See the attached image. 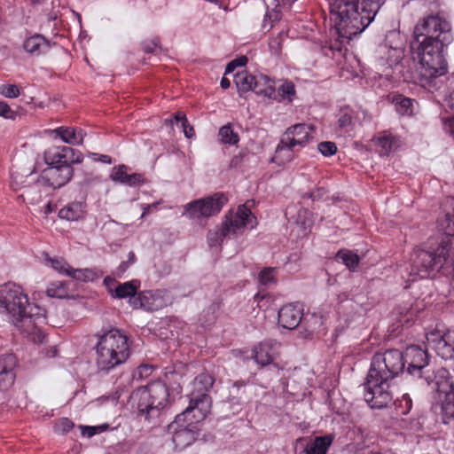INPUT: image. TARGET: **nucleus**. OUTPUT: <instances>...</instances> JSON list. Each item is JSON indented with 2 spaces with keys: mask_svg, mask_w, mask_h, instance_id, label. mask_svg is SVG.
<instances>
[{
  "mask_svg": "<svg viewBox=\"0 0 454 454\" xmlns=\"http://www.w3.org/2000/svg\"><path fill=\"white\" fill-rule=\"evenodd\" d=\"M52 267L59 272L79 281H94L99 278L97 271L92 269H74L67 262L59 259H51Z\"/></svg>",
  "mask_w": 454,
  "mask_h": 454,
  "instance_id": "obj_18",
  "label": "nucleus"
},
{
  "mask_svg": "<svg viewBox=\"0 0 454 454\" xmlns=\"http://www.w3.org/2000/svg\"><path fill=\"white\" fill-rule=\"evenodd\" d=\"M336 261L342 262L350 270H355L359 264V257L356 254L348 249L340 250L336 256Z\"/></svg>",
  "mask_w": 454,
  "mask_h": 454,
  "instance_id": "obj_36",
  "label": "nucleus"
},
{
  "mask_svg": "<svg viewBox=\"0 0 454 454\" xmlns=\"http://www.w3.org/2000/svg\"><path fill=\"white\" fill-rule=\"evenodd\" d=\"M172 125L182 131L186 138H192L195 135L193 127L189 124L186 115L182 112L175 114Z\"/></svg>",
  "mask_w": 454,
  "mask_h": 454,
  "instance_id": "obj_34",
  "label": "nucleus"
},
{
  "mask_svg": "<svg viewBox=\"0 0 454 454\" xmlns=\"http://www.w3.org/2000/svg\"><path fill=\"white\" fill-rule=\"evenodd\" d=\"M259 281L264 286H269L276 282V275L274 268H266L259 274Z\"/></svg>",
  "mask_w": 454,
  "mask_h": 454,
  "instance_id": "obj_43",
  "label": "nucleus"
},
{
  "mask_svg": "<svg viewBox=\"0 0 454 454\" xmlns=\"http://www.w3.org/2000/svg\"><path fill=\"white\" fill-rule=\"evenodd\" d=\"M380 5V0H333L330 9L335 16L340 42L330 49L340 51L344 41L361 34L374 20Z\"/></svg>",
  "mask_w": 454,
  "mask_h": 454,
  "instance_id": "obj_3",
  "label": "nucleus"
},
{
  "mask_svg": "<svg viewBox=\"0 0 454 454\" xmlns=\"http://www.w3.org/2000/svg\"><path fill=\"white\" fill-rule=\"evenodd\" d=\"M254 77L247 71H241L235 74L234 82L240 95L253 90Z\"/></svg>",
  "mask_w": 454,
  "mask_h": 454,
  "instance_id": "obj_30",
  "label": "nucleus"
},
{
  "mask_svg": "<svg viewBox=\"0 0 454 454\" xmlns=\"http://www.w3.org/2000/svg\"><path fill=\"white\" fill-rule=\"evenodd\" d=\"M279 344L277 341H264L254 347L252 357L261 366L270 364L276 357Z\"/></svg>",
  "mask_w": 454,
  "mask_h": 454,
  "instance_id": "obj_21",
  "label": "nucleus"
},
{
  "mask_svg": "<svg viewBox=\"0 0 454 454\" xmlns=\"http://www.w3.org/2000/svg\"><path fill=\"white\" fill-rule=\"evenodd\" d=\"M83 215V207L80 202H73L63 208H61L59 212V216L62 219H66L68 221H77L82 217Z\"/></svg>",
  "mask_w": 454,
  "mask_h": 454,
  "instance_id": "obj_32",
  "label": "nucleus"
},
{
  "mask_svg": "<svg viewBox=\"0 0 454 454\" xmlns=\"http://www.w3.org/2000/svg\"><path fill=\"white\" fill-rule=\"evenodd\" d=\"M214 379L208 373L203 372L197 376L193 380L192 395H207L209 389L213 387Z\"/></svg>",
  "mask_w": 454,
  "mask_h": 454,
  "instance_id": "obj_31",
  "label": "nucleus"
},
{
  "mask_svg": "<svg viewBox=\"0 0 454 454\" xmlns=\"http://www.w3.org/2000/svg\"><path fill=\"white\" fill-rule=\"evenodd\" d=\"M427 345L434 349L443 359L454 358V331L442 333L439 331L431 332L426 335Z\"/></svg>",
  "mask_w": 454,
  "mask_h": 454,
  "instance_id": "obj_13",
  "label": "nucleus"
},
{
  "mask_svg": "<svg viewBox=\"0 0 454 454\" xmlns=\"http://www.w3.org/2000/svg\"><path fill=\"white\" fill-rule=\"evenodd\" d=\"M247 58L246 56H241L238 59H233L226 66L225 74L232 73L237 67L245 66L247 64Z\"/></svg>",
  "mask_w": 454,
  "mask_h": 454,
  "instance_id": "obj_50",
  "label": "nucleus"
},
{
  "mask_svg": "<svg viewBox=\"0 0 454 454\" xmlns=\"http://www.w3.org/2000/svg\"><path fill=\"white\" fill-rule=\"evenodd\" d=\"M153 371V367L148 364H142L137 367L134 372V378L137 380H142L149 377Z\"/></svg>",
  "mask_w": 454,
  "mask_h": 454,
  "instance_id": "obj_47",
  "label": "nucleus"
},
{
  "mask_svg": "<svg viewBox=\"0 0 454 454\" xmlns=\"http://www.w3.org/2000/svg\"><path fill=\"white\" fill-rule=\"evenodd\" d=\"M416 41L419 38L451 43L454 40L452 27L444 13H431L420 19L414 28Z\"/></svg>",
  "mask_w": 454,
  "mask_h": 454,
  "instance_id": "obj_7",
  "label": "nucleus"
},
{
  "mask_svg": "<svg viewBox=\"0 0 454 454\" xmlns=\"http://www.w3.org/2000/svg\"><path fill=\"white\" fill-rule=\"evenodd\" d=\"M114 279L110 278V277H106L105 279H104V283L108 286L109 283H114Z\"/></svg>",
  "mask_w": 454,
  "mask_h": 454,
  "instance_id": "obj_62",
  "label": "nucleus"
},
{
  "mask_svg": "<svg viewBox=\"0 0 454 454\" xmlns=\"http://www.w3.org/2000/svg\"><path fill=\"white\" fill-rule=\"evenodd\" d=\"M58 353V349L56 347H51V349L48 351V354L50 356H55Z\"/></svg>",
  "mask_w": 454,
  "mask_h": 454,
  "instance_id": "obj_60",
  "label": "nucleus"
},
{
  "mask_svg": "<svg viewBox=\"0 0 454 454\" xmlns=\"http://www.w3.org/2000/svg\"><path fill=\"white\" fill-rule=\"evenodd\" d=\"M294 159V146L285 143L282 137L279 144L278 145L274 156L271 161L282 166L289 163Z\"/></svg>",
  "mask_w": 454,
  "mask_h": 454,
  "instance_id": "obj_27",
  "label": "nucleus"
},
{
  "mask_svg": "<svg viewBox=\"0 0 454 454\" xmlns=\"http://www.w3.org/2000/svg\"><path fill=\"white\" fill-rule=\"evenodd\" d=\"M12 111L10 106L4 101H0V116L4 118H12Z\"/></svg>",
  "mask_w": 454,
  "mask_h": 454,
  "instance_id": "obj_53",
  "label": "nucleus"
},
{
  "mask_svg": "<svg viewBox=\"0 0 454 454\" xmlns=\"http://www.w3.org/2000/svg\"><path fill=\"white\" fill-rule=\"evenodd\" d=\"M281 12L278 4H276L270 11L268 9L263 22L262 28L270 30L273 27V23L280 20Z\"/></svg>",
  "mask_w": 454,
  "mask_h": 454,
  "instance_id": "obj_40",
  "label": "nucleus"
},
{
  "mask_svg": "<svg viewBox=\"0 0 454 454\" xmlns=\"http://www.w3.org/2000/svg\"><path fill=\"white\" fill-rule=\"evenodd\" d=\"M74 427V423L67 418L60 419L56 424V431L63 434L68 433Z\"/></svg>",
  "mask_w": 454,
  "mask_h": 454,
  "instance_id": "obj_48",
  "label": "nucleus"
},
{
  "mask_svg": "<svg viewBox=\"0 0 454 454\" xmlns=\"http://www.w3.org/2000/svg\"><path fill=\"white\" fill-rule=\"evenodd\" d=\"M212 400L208 395L191 394L189 405L176 418V422L186 420L189 426L204 420L211 411Z\"/></svg>",
  "mask_w": 454,
  "mask_h": 454,
  "instance_id": "obj_11",
  "label": "nucleus"
},
{
  "mask_svg": "<svg viewBox=\"0 0 454 454\" xmlns=\"http://www.w3.org/2000/svg\"><path fill=\"white\" fill-rule=\"evenodd\" d=\"M54 132L61 140L69 145H81L83 142L86 133L81 128L61 126Z\"/></svg>",
  "mask_w": 454,
  "mask_h": 454,
  "instance_id": "obj_24",
  "label": "nucleus"
},
{
  "mask_svg": "<svg viewBox=\"0 0 454 454\" xmlns=\"http://www.w3.org/2000/svg\"><path fill=\"white\" fill-rule=\"evenodd\" d=\"M146 183V178L142 173L129 174L125 180L124 185L129 187H139Z\"/></svg>",
  "mask_w": 454,
  "mask_h": 454,
  "instance_id": "obj_42",
  "label": "nucleus"
},
{
  "mask_svg": "<svg viewBox=\"0 0 454 454\" xmlns=\"http://www.w3.org/2000/svg\"><path fill=\"white\" fill-rule=\"evenodd\" d=\"M419 46L417 48L418 57L427 56H444V48L450 45L449 43H442L425 38H419Z\"/></svg>",
  "mask_w": 454,
  "mask_h": 454,
  "instance_id": "obj_22",
  "label": "nucleus"
},
{
  "mask_svg": "<svg viewBox=\"0 0 454 454\" xmlns=\"http://www.w3.org/2000/svg\"><path fill=\"white\" fill-rule=\"evenodd\" d=\"M15 365L16 360L12 354L0 356V391H5L13 385Z\"/></svg>",
  "mask_w": 454,
  "mask_h": 454,
  "instance_id": "obj_20",
  "label": "nucleus"
},
{
  "mask_svg": "<svg viewBox=\"0 0 454 454\" xmlns=\"http://www.w3.org/2000/svg\"><path fill=\"white\" fill-rule=\"evenodd\" d=\"M169 396L167 385L161 380H155L146 386L138 387L130 397L137 402L138 414L149 419L160 414Z\"/></svg>",
  "mask_w": 454,
  "mask_h": 454,
  "instance_id": "obj_5",
  "label": "nucleus"
},
{
  "mask_svg": "<svg viewBox=\"0 0 454 454\" xmlns=\"http://www.w3.org/2000/svg\"><path fill=\"white\" fill-rule=\"evenodd\" d=\"M392 103L395 111L403 116H411L414 113V106L416 102L403 95H395L393 97Z\"/></svg>",
  "mask_w": 454,
  "mask_h": 454,
  "instance_id": "obj_29",
  "label": "nucleus"
},
{
  "mask_svg": "<svg viewBox=\"0 0 454 454\" xmlns=\"http://www.w3.org/2000/svg\"><path fill=\"white\" fill-rule=\"evenodd\" d=\"M128 175V167L124 164H121L113 168L110 178L115 183L124 184Z\"/></svg>",
  "mask_w": 454,
  "mask_h": 454,
  "instance_id": "obj_41",
  "label": "nucleus"
},
{
  "mask_svg": "<svg viewBox=\"0 0 454 454\" xmlns=\"http://www.w3.org/2000/svg\"><path fill=\"white\" fill-rule=\"evenodd\" d=\"M159 202L152 203V204H142L141 207L143 209V213L141 215V218L145 217L149 213L157 208Z\"/></svg>",
  "mask_w": 454,
  "mask_h": 454,
  "instance_id": "obj_56",
  "label": "nucleus"
},
{
  "mask_svg": "<svg viewBox=\"0 0 454 454\" xmlns=\"http://www.w3.org/2000/svg\"><path fill=\"white\" fill-rule=\"evenodd\" d=\"M351 116L349 114H345L340 117L338 121L339 126L341 128L347 127L351 124Z\"/></svg>",
  "mask_w": 454,
  "mask_h": 454,
  "instance_id": "obj_57",
  "label": "nucleus"
},
{
  "mask_svg": "<svg viewBox=\"0 0 454 454\" xmlns=\"http://www.w3.org/2000/svg\"><path fill=\"white\" fill-rule=\"evenodd\" d=\"M82 153L69 146H52L45 151L44 160L47 165L70 166L81 163Z\"/></svg>",
  "mask_w": 454,
  "mask_h": 454,
  "instance_id": "obj_12",
  "label": "nucleus"
},
{
  "mask_svg": "<svg viewBox=\"0 0 454 454\" xmlns=\"http://www.w3.org/2000/svg\"><path fill=\"white\" fill-rule=\"evenodd\" d=\"M143 50L146 53H156L160 50L159 42L157 40L145 42Z\"/></svg>",
  "mask_w": 454,
  "mask_h": 454,
  "instance_id": "obj_51",
  "label": "nucleus"
},
{
  "mask_svg": "<svg viewBox=\"0 0 454 454\" xmlns=\"http://www.w3.org/2000/svg\"><path fill=\"white\" fill-rule=\"evenodd\" d=\"M403 355L397 349L387 350L373 356L364 384V400L372 408L387 406L393 399L389 381L403 372Z\"/></svg>",
  "mask_w": 454,
  "mask_h": 454,
  "instance_id": "obj_2",
  "label": "nucleus"
},
{
  "mask_svg": "<svg viewBox=\"0 0 454 454\" xmlns=\"http://www.w3.org/2000/svg\"><path fill=\"white\" fill-rule=\"evenodd\" d=\"M418 73L421 81L428 82L431 79L442 76L447 73V62L444 56L418 57Z\"/></svg>",
  "mask_w": 454,
  "mask_h": 454,
  "instance_id": "obj_14",
  "label": "nucleus"
},
{
  "mask_svg": "<svg viewBox=\"0 0 454 454\" xmlns=\"http://www.w3.org/2000/svg\"><path fill=\"white\" fill-rule=\"evenodd\" d=\"M218 136L221 142L225 145H236L239 140L238 133L234 132L231 123L223 126L219 129Z\"/></svg>",
  "mask_w": 454,
  "mask_h": 454,
  "instance_id": "obj_38",
  "label": "nucleus"
},
{
  "mask_svg": "<svg viewBox=\"0 0 454 454\" xmlns=\"http://www.w3.org/2000/svg\"><path fill=\"white\" fill-rule=\"evenodd\" d=\"M318 151L324 155V156H332L336 153L337 152V146L333 142L325 141L321 142L317 145Z\"/></svg>",
  "mask_w": 454,
  "mask_h": 454,
  "instance_id": "obj_46",
  "label": "nucleus"
},
{
  "mask_svg": "<svg viewBox=\"0 0 454 454\" xmlns=\"http://www.w3.org/2000/svg\"><path fill=\"white\" fill-rule=\"evenodd\" d=\"M403 361L404 364H408V372L420 378L422 377L423 369L428 364L427 353L420 347L411 345L406 348Z\"/></svg>",
  "mask_w": 454,
  "mask_h": 454,
  "instance_id": "obj_16",
  "label": "nucleus"
},
{
  "mask_svg": "<svg viewBox=\"0 0 454 454\" xmlns=\"http://www.w3.org/2000/svg\"><path fill=\"white\" fill-rule=\"evenodd\" d=\"M314 128L312 125L299 123L291 126L283 135L284 142L294 147L305 146L314 137Z\"/></svg>",
  "mask_w": 454,
  "mask_h": 454,
  "instance_id": "obj_17",
  "label": "nucleus"
},
{
  "mask_svg": "<svg viewBox=\"0 0 454 454\" xmlns=\"http://www.w3.org/2000/svg\"><path fill=\"white\" fill-rule=\"evenodd\" d=\"M140 283L136 280L120 283L114 290V297L119 299L133 297L136 295Z\"/></svg>",
  "mask_w": 454,
  "mask_h": 454,
  "instance_id": "obj_33",
  "label": "nucleus"
},
{
  "mask_svg": "<svg viewBox=\"0 0 454 454\" xmlns=\"http://www.w3.org/2000/svg\"><path fill=\"white\" fill-rule=\"evenodd\" d=\"M46 293L50 297L66 298L68 296L67 285L62 281L52 282L47 287Z\"/></svg>",
  "mask_w": 454,
  "mask_h": 454,
  "instance_id": "obj_39",
  "label": "nucleus"
},
{
  "mask_svg": "<svg viewBox=\"0 0 454 454\" xmlns=\"http://www.w3.org/2000/svg\"><path fill=\"white\" fill-rule=\"evenodd\" d=\"M129 261L133 263L135 262V258H136L134 253L130 252L129 254Z\"/></svg>",
  "mask_w": 454,
  "mask_h": 454,
  "instance_id": "obj_64",
  "label": "nucleus"
},
{
  "mask_svg": "<svg viewBox=\"0 0 454 454\" xmlns=\"http://www.w3.org/2000/svg\"><path fill=\"white\" fill-rule=\"evenodd\" d=\"M220 84L223 89H228L231 86V82L229 79L223 77L222 78Z\"/></svg>",
  "mask_w": 454,
  "mask_h": 454,
  "instance_id": "obj_59",
  "label": "nucleus"
},
{
  "mask_svg": "<svg viewBox=\"0 0 454 454\" xmlns=\"http://www.w3.org/2000/svg\"><path fill=\"white\" fill-rule=\"evenodd\" d=\"M425 380L432 387L436 394V400L441 405L444 423L454 418V386L448 377L445 369H440L435 373L426 372Z\"/></svg>",
  "mask_w": 454,
  "mask_h": 454,
  "instance_id": "obj_8",
  "label": "nucleus"
},
{
  "mask_svg": "<svg viewBox=\"0 0 454 454\" xmlns=\"http://www.w3.org/2000/svg\"><path fill=\"white\" fill-rule=\"evenodd\" d=\"M0 311L34 342H45L47 336L41 330V325L46 324L45 310L29 303L20 286L8 283L0 289Z\"/></svg>",
  "mask_w": 454,
  "mask_h": 454,
  "instance_id": "obj_1",
  "label": "nucleus"
},
{
  "mask_svg": "<svg viewBox=\"0 0 454 454\" xmlns=\"http://www.w3.org/2000/svg\"><path fill=\"white\" fill-rule=\"evenodd\" d=\"M73 167L48 165L41 173L40 182L53 189L65 185L73 176Z\"/></svg>",
  "mask_w": 454,
  "mask_h": 454,
  "instance_id": "obj_15",
  "label": "nucleus"
},
{
  "mask_svg": "<svg viewBox=\"0 0 454 454\" xmlns=\"http://www.w3.org/2000/svg\"><path fill=\"white\" fill-rule=\"evenodd\" d=\"M225 202L226 199L223 194L215 193L213 196L188 203L184 207V215L192 220L208 218L218 214Z\"/></svg>",
  "mask_w": 454,
  "mask_h": 454,
  "instance_id": "obj_9",
  "label": "nucleus"
},
{
  "mask_svg": "<svg viewBox=\"0 0 454 454\" xmlns=\"http://www.w3.org/2000/svg\"><path fill=\"white\" fill-rule=\"evenodd\" d=\"M97 427H99V433H102L108 429L109 426L107 424L98 426Z\"/></svg>",
  "mask_w": 454,
  "mask_h": 454,
  "instance_id": "obj_61",
  "label": "nucleus"
},
{
  "mask_svg": "<svg viewBox=\"0 0 454 454\" xmlns=\"http://www.w3.org/2000/svg\"><path fill=\"white\" fill-rule=\"evenodd\" d=\"M400 402H401V406H403L405 409L403 413H408L412 406V401H411V398L410 397V395L408 394H404Z\"/></svg>",
  "mask_w": 454,
  "mask_h": 454,
  "instance_id": "obj_55",
  "label": "nucleus"
},
{
  "mask_svg": "<svg viewBox=\"0 0 454 454\" xmlns=\"http://www.w3.org/2000/svg\"><path fill=\"white\" fill-rule=\"evenodd\" d=\"M253 91L258 95L271 98L275 97V84L272 80L264 74L254 77Z\"/></svg>",
  "mask_w": 454,
  "mask_h": 454,
  "instance_id": "obj_25",
  "label": "nucleus"
},
{
  "mask_svg": "<svg viewBox=\"0 0 454 454\" xmlns=\"http://www.w3.org/2000/svg\"><path fill=\"white\" fill-rule=\"evenodd\" d=\"M332 444L330 436L317 437L314 442L306 449V454H326Z\"/></svg>",
  "mask_w": 454,
  "mask_h": 454,
  "instance_id": "obj_35",
  "label": "nucleus"
},
{
  "mask_svg": "<svg viewBox=\"0 0 454 454\" xmlns=\"http://www.w3.org/2000/svg\"><path fill=\"white\" fill-rule=\"evenodd\" d=\"M82 435H87L88 437H92L97 434H99V427H91V426H84L82 427Z\"/></svg>",
  "mask_w": 454,
  "mask_h": 454,
  "instance_id": "obj_54",
  "label": "nucleus"
},
{
  "mask_svg": "<svg viewBox=\"0 0 454 454\" xmlns=\"http://www.w3.org/2000/svg\"><path fill=\"white\" fill-rule=\"evenodd\" d=\"M445 127L454 135V117L448 120L445 123Z\"/></svg>",
  "mask_w": 454,
  "mask_h": 454,
  "instance_id": "obj_58",
  "label": "nucleus"
},
{
  "mask_svg": "<svg viewBox=\"0 0 454 454\" xmlns=\"http://www.w3.org/2000/svg\"><path fill=\"white\" fill-rule=\"evenodd\" d=\"M196 436L195 427L188 425V427L175 432L172 442L175 443L176 448L181 449L192 444L195 441Z\"/></svg>",
  "mask_w": 454,
  "mask_h": 454,
  "instance_id": "obj_26",
  "label": "nucleus"
},
{
  "mask_svg": "<svg viewBox=\"0 0 454 454\" xmlns=\"http://www.w3.org/2000/svg\"><path fill=\"white\" fill-rule=\"evenodd\" d=\"M90 155L96 161H100L105 164H111L113 162L112 158L106 154H99V153H90Z\"/></svg>",
  "mask_w": 454,
  "mask_h": 454,
  "instance_id": "obj_52",
  "label": "nucleus"
},
{
  "mask_svg": "<svg viewBox=\"0 0 454 454\" xmlns=\"http://www.w3.org/2000/svg\"><path fill=\"white\" fill-rule=\"evenodd\" d=\"M223 237H225L223 234V229L209 231L207 233V241H208L209 246L210 247L216 246L222 240Z\"/></svg>",
  "mask_w": 454,
  "mask_h": 454,
  "instance_id": "obj_49",
  "label": "nucleus"
},
{
  "mask_svg": "<svg viewBox=\"0 0 454 454\" xmlns=\"http://www.w3.org/2000/svg\"><path fill=\"white\" fill-rule=\"evenodd\" d=\"M119 269H120V270H121V271L126 270V269H127V262H123L120 265Z\"/></svg>",
  "mask_w": 454,
  "mask_h": 454,
  "instance_id": "obj_63",
  "label": "nucleus"
},
{
  "mask_svg": "<svg viewBox=\"0 0 454 454\" xmlns=\"http://www.w3.org/2000/svg\"><path fill=\"white\" fill-rule=\"evenodd\" d=\"M51 48L50 42L42 35L35 34L27 38L23 43V49L26 52L39 56L47 52Z\"/></svg>",
  "mask_w": 454,
  "mask_h": 454,
  "instance_id": "obj_23",
  "label": "nucleus"
},
{
  "mask_svg": "<svg viewBox=\"0 0 454 454\" xmlns=\"http://www.w3.org/2000/svg\"><path fill=\"white\" fill-rule=\"evenodd\" d=\"M375 143L380 155H388L395 145V137L387 133L380 135Z\"/></svg>",
  "mask_w": 454,
  "mask_h": 454,
  "instance_id": "obj_37",
  "label": "nucleus"
},
{
  "mask_svg": "<svg viewBox=\"0 0 454 454\" xmlns=\"http://www.w3.org/2000/svg\"><path fill=\"white\" fill-rule=\"evenodd\" d=\"M278 93L282 98H288L290 101L295 94L294 85L291 82H285L278 89Z\"/></svg>",
  "mask_w": 454,
  "mask_h": 454,
  "instance_id": "obj_45",
  "label": "nucleus"
},
{
  "mask_svg": "<svg viewBox=\"0 0 454 454\" xmlns=\"http://www.w3.org/2000/svg\"><path fill=\"white\" fill-rule=\"evenodd\" d=\"M98 370H110L125 363L130 355L129 337L121 330L112 328L98 335L96 345Z\"/></svg>",
  "mask_w": 454,
  "mask_h": 454,
  "instance_id": "obj_4",
  "label": "nucleus"
},
{
  "mask_svg": "<svg viewBox=\"0 0 454 454\" xmlns=\"http://www.w3.org/2000/svg\"><path fill=\"white\" fill-rule=\"evenodd\" d=\"M256 218L246 205L238 207L235 212H230L223 223V234L224 236H237L242 234L246 228L256 226Z\"/></svg>",
  "mask_w": 454,
  "mask_h": 454,
  "instance_id": "obj_10",
  "label": "nucleus"
},
{
  "mask_svg": "<svg viewBox=\"0 0 454 454\" xmlns=\"http://www.w3.org/2000/svg\"><path fill=\"white\" fill-rule=\"evenodd\" d=\"M450 255V239L444 238L435 248L415 252L411 274L421 278L434 277L449 262Z\"/></svg>",
  "mask_w": 454,
  "mask_h": 454,
  "instance_id": "obj_6",
  "label": "nucleus"
},
{
  "mask_svg": "<svg viewBox=\"0 0 454 454\" xmlns=\"http://www.w3.org/2000/svg\"><path fill=\"white\" fill-rule=\"evenodd\" d=\"M380 52L383 54L381 59L385 60L391 68L396 67L404 57V50L402 47L384 46Z\"/></svg>",
  "mask_w": 454,
  "mask_h": 454,
  "instance_id": "obj_28",
  "label": "nucleus"
},
{
  "mask_svg": "<svg viewBox=\"0 0 454 454\" xmlns=\"http://www.w3.org/2000/svg\"><path fill=\"white\" fill-rule=\"evenodd\" d=\"M0 93L5 98H16L20 95V90L15 84H4L0 87Z\"/></svg>",
  "mask_w": 454,
  "mask_h": 454,
  "instance_id": "obj_44",
  "label": "nucleus"
},
{
  "mask_svg": "<svg viewBox=\"0 0 454 454\" xmlns=\"http://www.w3.org/2000/svg\"><path fill=\"white\" fill-rule=\"evenodd\" d=\"M302 318V308L300 304H286L278 310V324L286 329H294Z\"/></svg>",
  "mask_w": 454,
  "mask_h": 454,
  "instance_id": "obj_19",
  "label": "nucleus"
}]
</instances>
